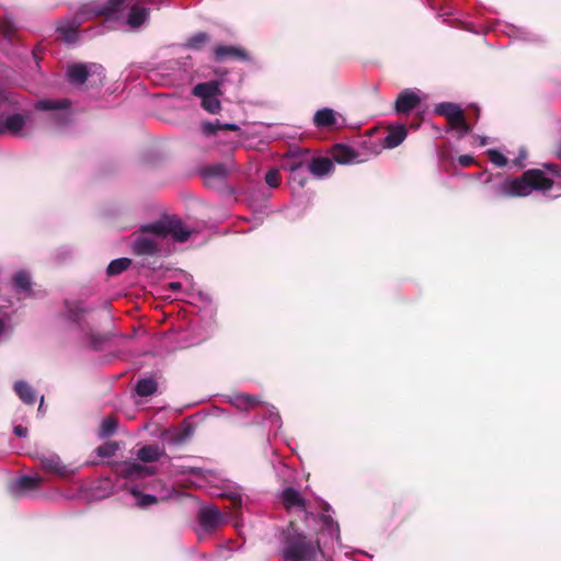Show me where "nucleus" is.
Returning <instances> with one entry per match:
<instances>
[{
  "label": "nucleus",
  "mask_w": 561,
  "mask_h": 561,
  "mask_svg": "<svg viewBox=\"0 0 561 561\" xmlns=\"http://www.w3.org/2000/svg\"><path fill=\"white\" fill-rule=\"evenodd\" d=\"M209 42V35L205 32H198L187 38L185 46L190 49L201 50Z\"/></svg>",
  "instance_id": "473e14b6"
},
{
  "label": "nucleus",
  "mask_w": 561,
  "mask_h": 561,
  "mask_svg": "<svg viewBox=\"0 0 561 561\" xmlns=\"http://www.w3.org/2000/svg\"><path fill=\"white\" fill-rule=\"evenodd\" d=\"M265 182L271 187H277L280 184V174L277 169H271L265 174Z\"/></svg>",
  "instance_id": "58836bf2"
},
{
  "label": "nucleus",
  "mask_w": 561,
  "mask_h": 561,
  "mask_svg": "<svg viewBox=\"0 0 561 561\" xmlns=\"http://www.w3.org/2000/svg\"><path fill=\"white\" fill-rule=\"evenodd\" d=\"M236 400L239 407H242L244 409H252L261 403L257 397L245 393L239 394Z\"/></svg>",
  "instance_id": "f704fd0d"
},
{
  "label": "nucleus",
  "mask_w": 561,
  "mask_h": 561,
  "mask_svg": "<svg viewBox=\"0 0 561 561\" xmlns=\"http://www.w3.org/2000/svg\"><path fill=\"white\" fill-rule=\"evenodd\" d=\"M15 28L16 26L11 20H5L3 25L0 27L1 32H3L5 36L12 33Z\"/></svg>",
  "instance_id": "79ce46f5"
},
{
  "label": "nucleus",
  "mask_w": 561,
  "mask_h": 561,
  "mask_svg": "<svg viewBox=\"0 0 561 561\" xmlns=\"http://www.w3.org/2000/svg\"><path fill=\"white\" fill-rule=\"evenodd\" d=\"M545 167L551 171L552 173H558V167L553 163H548V164H545Z\"/></svg>",
  "instance_id": "a18cd8bd"
},
{
  "label": "nucleus",
  "mask_w": 561,
  "mask_h": 561,
  "mask_svg": "<svg viewBox=\"0 0 561 561\" xmlns=\"http://www.w3.org/2000/svg\"><path fill=\"white\" fill-rule=\"evenodd\" d=\"M557 154H558V157L561 159V144L559 145V148H558Z\"/></svg>",
  "instance_id": "864d4df0"
},
{
  "label": "nucleus",
  "mask_w": 561,
  "mask_h": 561,
  "mask_svg": "<svg viewBox=\"0 0 561 561\" xmlns=\"http://www.w3.org/2000/svg\"><path fill=\"white\" fill-rule=\"evenodd\" d=\"M162 455H164V449L158 444L145 445L137 451V457L142 462L157 461Z\"/></svg>",
  "instance_id": "5701e85b"
},
{
  "label": "nucleus",
  "mask_w": 561,
  "mask_h": 561,
  "mask_svg": "<svg viewBox=\"0 0 561 561\" xmlns=\"http://www.w3.org/2000/svg\"><path fill=\"white\" fill-rule=\"evenodd\" d=\"M13 389L20 400L25 404H34L36 401V392L27 382L20 380L13 386Z\"/></svg>",
  "instance_id": "393cba45"
},
{
  "label": "nucleus",
  "mask_w": 561,
  "mask_h": 561,
  "mask_svg": "<svg viewBox=\"0 0 561 561\" xmlns=\"http://www.w3.org/2000/svg\"><path fill=\"white\" fill-rule=\"evenodd\" d=\"M128 1L129 0H108L100 13L104 15L114 14L118 12Z\"/></svg>",
  "instance_id": "c9c22d12"
},
{
  "label": "nucleus",
  "mask_w": 561,
  "mask_h": 561,
  "mask_svg": "<svg viewBox=\"0 0 561 561\" xmlns=\"http://www.w3.org/2000/svg\"><path fill=\"white\" fill-rule=\"evenodd\" d=\"M92 308L72 304V333H76V340L80 345L99 351L108 340V336L94 332L93 324L88 320Z\"/></svg>",
  "instance_id": "7ed1b4c3"
},
{
  "label": "nucleus",
  "mask_w": 561,
  "mask_h": 561,
  "mask_svg": "<svg viewBox=\"0 0 561 561\" xmlns=\"http://www.w3.org/2000/svg\"><path fill=\"white\" fill-rule=\"evenodd\" d=\"M280 500L286 510H291L294 507L306 510V500L294 488L289 486L284 489L280 495Z\"/></svg>",
  "instance_id": "6ab92c4d"
},
{
  "label": "nucleus",
  "mask_w": 561,
  "mask_h": 561,
  "mask_svg": "<svg viewBox=\"0 0 561 561\" xmlns=\"http://www.w3.org/2000/svg\"><path fill=\"white\" fill-rule=\"evenodd\" d=\"M134 243H133V252L136 255H156L160 252L161 247L159 242L153 237L145 236L146 232H141Z\"/></svg>",
  "instance_id": "2eb2a0df"
},
{
  "label": "nucleus",
  "mask_w": 561,
  "mask_h": 561,
  "mask_svg": "<svg viewBox=\"0 0 561 561\" xmlns=\"http://www.w3.org/2000/svg\"><path fill=\"white\" fill-rule=\"evenodd\" d=\"M13 433H14L18 437L24 438V437H26V436H27V434H28V430H27L25 426H23V425H20V424H19V425H15V426L13 427Z\"/></svg>",
  "instance_id": "c03bdc74"
},
{
  "label": "nucleus",
  "mask_w": 561,
  "mask_h": 561,
  "mask_svg": "<svg viewBox=\"0 0 561 561\" xmlns=\"http://www.w3.org/2000/svg\"><path fill=\"white\" fill-rule=\"evenodd\" d=\"M71 31H72V33L75 32V27L73 26L71 27Z\"/></svg>",
  "instance_id": "6e6d98bb"
},
{
  "label": "nucleus",
  "mask_w": 561,
  "mask_h": 561,
  "mask_svg": "<svg viewBox=\"0 0 561 561\" xmlns=\"http://www.w3.org/2000/svg\"><path fill=\"white\" fill-rule=\"evenodd\" d=\"M65 71H66V76H70V66H67Z\"/></svg>",
  "instance_id": "603ef678"
},
{
  "label": "nucleus",
  "mask_w": 561,
  "mask_h": 561,
  "mask_svg": "<svg viewBox=\"0 0 561 561\" xmlns=\"http://www.w3.org/2000/svg\"><path fill=\"white\" fill-rule=\"evenodd\" d=\"M472 107H474V110H476L474 115H477V117H478L479 113H480V108L478 106H474V105H472Z\"/></svg>",
  "instance_id": "8fccbe9b"
},
{
  "label": "nucleus",
  "mask_w": 561,
  "mask_h": 561,
  "mask_svg": "<svg viewBox=\"0 0 561 561\" xmlns=\"http://www.w3.org/2000/svg\"><path fill=\"white\" fill-rule=\"evenodd\" d=\"M313 123L319 128L332 127L336 124L335 113L331 108H322L316 112Z\"/></svg>",
  "instance_id": "a878e982"
},
{
  "label": "nucleus",
  "mask_w": 561,
  "mask_h": 561,
  "mask_svg": "<svg viewBox=\"0 0 561 561\" xmlns=\"http://www.w3.org/2000/svg\"><path fill=\"white\" fill-rule=\"evenodd\" d=\"M435 113L446 117L449 126L454 129H459L463 134H468L471 130L470 125L466 122L462 108L456 103H439L435 107Z\"/></svg>",
  "instance_id": "1a4fd4ad"
},
{
  "label": "nucleus",
  "mask_w": 561,
  "mask_h": 561,
  "mask_svg": "<svg viewBox=\"0 0 561 561\" xmlns=\"http://www.w3.org/2000/svg\"><path fill=\"white\" fill-rule=\"evenodd\" d=\"M139 231L151 233L160 238L171 236L176 242H185L192 234V230L178 217H165L154 222L144 225L140 227Z\"/></svg>",
  "instance_id": "20e7f679"
},
{
  "label": "nucleus",
  "mask_w": 561,
  "mask_h": 561,
  "mask_svg": "<svg viewBox=\"0 0 561 561\" xmlns=\"http://www.w3.org/2000/svg\"><path fill=\"white\" fill-rule=\"evenodd\" d=\"M233 502H234V505H238V506L241 505V500L240 499H236Z\"/></svg>",
  "instance_id": "5fc2aeb1"
},
{
  "label": "nucleus",
  "mask_w": 561,
  "mask_h": 561,
  "mask_svg": "<svg viewBox=\"0 0 561 561\" xmlns=\"http://www.w3.org/2000/svg\"><path fill=\"white\" fill-rule=\"evenodd\" d=\"M157 389H158V383L151 377L139 379L136 385V393L139 397H149V396L153 394L157 391Z\"/></svg>",
  "instance_id": "cd10ccee"
},
{
  "label": "nucleus",
  "mask_w": 561,
  "mask_h": 561,
  "mask_svg": "<svg viewBox=\"0 0 561 561\" xmlns=\"http://www.w3.org/2000/svg\"><path fill=\"white\" fill-rule=\"evenodd\" d=\"M213 59L216 62H224L228 59L248 61L250 56L248 51L240 46L217 45L213 49Z\"/></svg>",
  "instance_id": "f8f14e48"
},
{
  "label": "nucleus",
  "mask_w": 561,
  "mask_h": 561,
  "mask_svg": "<svg viewBox=\"0 0 561 561\" xmlns=\"http://www.w3.org/2000/svg\"><path fill=\"white\" fill-rule=\"evenodd\" d=\"M43 403H44V397L42 396L41 397V404L38 407V412L42 413L44 411V408H43Z\"/></svg>",
  "instance_id": "09e8293b"
},
{
  "label": "nucleus",
  "mask_w": 561,
  "mask_h": 561,
  "mask_svg": "<svg viewBox=\"0 0 561 561\" xmlns=\"http://www.w3.org/2000/svg\"><path fill=\"white\" fill-rule=\"evenodd\" d=\"M118 428V420L115 416L106 417L102 421L101 427L99 431V436L101 438H106L113 435Z\"/></svg>",
  "instance_id": "2f4dec72"
},
{
  "label": "nucleus",
  "mask_w": 561,
  "mask_h": 561,
  "mask_svg": "<svg viewBox=\"0 0 561 561\" xmlns=\"http://www.w3.org/2000/svg\"><path fill=\"white\" fill-rule=\"evenodd\" d=\"M408 136V129L404 125H390L387 136L383 138V147L392 149L404 141Z\"/></svg>",
  "instance_id": "f3484780"
},
{
  "label": "nucleus",
  "mask_w": 561,
  "mask_h": 561,
  "mask_svg": "<svg viewBox=\"0 0 561 561\" xmlns=\"http://www.w3.org/2000/svg\"><path fill=\"white\" fill-rule=\"evenodd\" d=\"M12 288L16 295L23 298H38L43 296L42 290L33 289L31 274L27 271H19L12 277Z\"/></svg>",
  "instance_id": "9b49d317"
},
{
  "label": "nucleus",
  "mask_w": 561,
  "mask_h": 561,
  "mask_svg": "<svg viewBox=\"0 0 561 561\" xmlns=\"http://www.w3.org/2000/svg\"><path fill=\"white\" fill-rule=\"evenodd\" d=\"M304 167L305 163L297 159H293L291 161L287 162V169L290 172V181L297 182L300 187H304L307 182V178L300 174V170Z\"/></svg>",
  "instance_id": "bb28decb"
},
{
  "label": "nucleus",
  "mask_w": 561,
  "mask_h": 561,
  "mask_svg": "<svg viewBox=\"0 0 561 561\" xmlns=\"http://www.w3.org/2000/svg\"><path fill=\"white\" fill-rule=\"evenodd\" d=\"M130 265L131 260L128 257L116 259L108 264L106 273L108 276H116L128 270Z\"/></svg>",
  "instance_id": "7c9ffc66"
},
{
  "label": "nucleus",
  "mask_w": 561,
  "mask_h": 561,
  "mask_svg": "<svg viewBox=\"0 0 561 561\" xmlns=\"http://www.w3.org/2000/svg\"><path fill=\"white\" fill-rule=\"evenodd\" d=\"M35 107L42 111H50V121L61 127L70 121V102L65 100H39Z\"/></svg>",
  "instance_id": "6e6552de"
},
{
  "label": "nucleus",
  "mask_w": 561,
  "mask_h": 561,
  "mask_svg": "<svg viewBox=\"0 0 561 561\" xmlns=\"http://www.w3.org/2000/svg\"><path fill=\"white\" fill-rule=\"evenodd\" d=\"M192 93L202 99V107L210 114H217L221 110L218 96L221 95L218 81H208L196 84Z\"/></svg>",
  "instance_id": "0eeeda50"
},
{
  "label": "nucleus",
  "mask_w": 561,
  "mask_h": 561,
  "mask_svg": "<svg viewBox=\"0 0 561 561\" xmlns=\"http://www.w3.org/2000/svg\"><path fill=\"white\" fill-rule=\"evenodd\" d=\"M58 33L66 44H70V25H62L58 28Z\"/></svg>",
  "instance_id": "a19ab883"
},
{
  "label": "nucleus",
  "mask_w": 561,
  "mask_h": 561,
  "mask_svg": "<svg viewBox=\"0 0 561 561\" xmlns=\"http://www.w3.org/2000/svg\"><path fill=\"white\" fill-rule=\"evenodd\" d=\"M472 107H474V110H476L474 115H477V117H478L479 113H480V108L478 106H474V105H472Z\"/></svg>",
  "instance_id": "3c124183"
},
{
  "label": "nucleus",
  "mask_w": 561,
  "mask_h": 561,
  "mask_svg": "<svg viewBox=\"0 0 561 561\" xmlns=\"http://www.w3.org/2000/svg\"><path fill=\"white\" fill-rule=\"evenodd\" d=\"M421 104V98L410 89L400 92L394 102L397 114H409Z\"/></svg>",
  "instance_id": "4468645a"
},
{
  "label": "nucleus",
  "mask_w": 561,
  "mask_h": 561,
  "mask_svg": "<svg viewBox=\"0 0 561 561\" xmlns=\"http://www.w3.org/2000/svg\"><path fill=\"white\" fill-rule=\"evenodd\" d=\"M197 519L204 530L211 531L222 523V515L217 507L206 506L198 511Z\"/></svg>",
  "instance_id": "ddd939ff"
},
{
  "label": "nucleus",
  "mask_w": 561,
  "mask_h": 561,
  "mask_svg": "<svg viewBox=\"0 0 561 561\" xmlns=\"http://www.w3.org/2000/svg\"><path fill=\"white\" fill-rule=\"evenodd\" d=\"M201 128L206 136L217 135L218 131H236L240 134L241 130L237 124H221L218 119L215 122H204Z\"/></svg>",
  "instance_id": "412c9836"
},
{
  "label": "nucleus",
  "mask_w": 561,
  "mask_h": 561,
  "mask_svg": "<svg viewBox=\"0 0 561 561\" xmlns=\"http://www.w3.org/2000/svg\"><path fill=\"white\" fill-rule=\"evenodd\" d=\"M105 69L96 62H72V96L94 94L105 84Z\"/></svg>",
  "instance_id": "f03ea898"
},
{
  "label": "nucleus",
  "mask_w": 561,
  "mask_h": 561,
  "mask_svg": "<svg viewBox=\"0 0 561 561\" xmlns=\"http://www.w3.org/2000/svg\"><path fill=\"white\" fill-rule=\"evenodd\" d=\"M322 519H323V523H324L325 525H329V524H332V523H333V519H332V517H331V516H323V517H322Z\"/></svg>",
  "instance_id": "de8ad7c7"
},
{
  "label": "nucleus",
  "mask_w": 561,
  "mask_h": 561,
  "mask_svg": "<svg viewBox=\"0 0 561 561\" xmlns=\"http://www.w3.org/2000/svg\"><path fill=\"white\" fill-rule=\"evenodd\" d=\"M194 434V428L191 425H186L185 427L178 431L172 440L175 444H184L188 438H191Z\"/></svg>",
  "instance_id": "e433bc0d"
},
{
  "label": "nucleus",
  "mask_w": 561,
  "mask_h": 561,
  "mask_svg": "<svg viewBox=\"0 0 561 561\" xmlns=\"http://www.w3.org/2000/svg\"><path fill=\"white\" fill-rule=\"evenodd\" d=\"M553 186V181L539 169L525 171L520 176L507 178L496 187L502 197H525L533 191H546Z\"/></svg>",
  "instance_id": "f257e3e1"
},
{
  "label": "nucleus",
  "mask_w": 561,
  "mask_h": 561,
  "mask_svg": "<svg viewBox=\"0 0 561 561\" xmlns=\"http://www.w3.org/2000/svg\"><path fill=\"white\" fill-rule=\"evenodd\" d=\"M153 473H154L153 469H150V468L139 465L137 462L122 463L121 474L125 478L145 477V476H151Z\"/></svg>",
  "instance_id": "4be33fe9"
},
{
  "label": "nucleus",
  "mask_w": 561,
  "mask_h": 561,
  "mask_svg": "<svg viewBox=\"0 0 561 561\" xmlns=\"http://www.w3.org/2000/svg\"><path fill=\"white\" fill-rule=\"evenodd\" d=\"M169 287L172 289V290H178L181 288V283H170Z\"/></svg>",
  "instance_id": "49530a36"
},
{
  "label": "nucleus",
  "mask_w": 561,
  "mask_h": 561,
  "mask_svg": "<svg viewBox=\"0 0 561 561\" xmlns=\"http://www.w3.org/2000/svg\"><path fill=\"white\" fill-rule=\"evenodd\" d=\"M333 158L337 163H347L356 158V153L345 145H335Z\"/></svg>",
  "instance_id": "c85d7f7f"
},
{
  "label": "nucleus",
  "mask_w": 561,
  "mask_h": 561,
  "mask_svg": "<svg viewBox=\"0 0 561 561\" xmlns=\"http://www.w3.org/2000/svg\"><path fill=\"white\" fill-rule=\"evenodd\" d=\"M488 157L489 160L497 167H505L507 164V158L496 149L488 150Z\"/></svg>",
  "instance_id": "4c0bfd02"
},
{
  "label": "nucleus",
  "mask_w": 561,
  "mask_h": 561,
  "mask_svg": "<svg viewBox=\"0 0 561 561\" xmlns=\"http://www.w3.org/2000/svg\"><path fill=\"white\" fill-rule=\"evenodd\" d=\"M333 162L325 157L313 158L306 164L307 170L316 176L329 174L333 170Z\"/></svg>",
  "instance_id": "aec40b11"
},
{
  "label": "nucleus",
  "mask_w": 561,
  "mask_h": 561,
  "mask_svg": "<svg viewBox=\"0 0 561 561\" xmlns=\"http://www.w3.org/2000/svg\"><path fill=\"white\" fill-rule=\"evenodd\" d=\"M5 101V93L0 89V136L4 134L20 135L25 126V118L21 114L4 115Z\"/></svg>",
  "instance_id": "9d476101"
},
{
  "label": "nucleus",
  "mask_w": 561,
  "mask_h": 561,
  "mask_svg": "<svg viewBox=\"0 0 561 561\" xmlns=\"http://www.w3.org/2000/svg\"><path fill=\"white\" fill-rule=\"evenodd\" d=\"M31 456L45 472L57 479H66L70 473L68 465L53 450H35Z\"/></svg>",
  "instance_id": "423d86ee"
},
{
  "label": "nucleus",
  "mask_w": 561,
  "mask_h": 561,
  "mask_svg": "<svg viewBox=\"0 0 561 561\" xmlns=\"http://www.w3.org/2000/svg\"><path fill=\"white\" fill-rule=\"evenodd\" d=\"M150 16V9L145 5V1L134 3L128 12L126 23L133 28L141 27Z\"/></svg>",
  "instance_id": "dca6fc26"
},
{
  "label": "nucleus",
  "mask_w": 561,
  "mask_h": 561,
  "mask_svg": "<svg viewBox=\"0 0 561 561\" xmlns=\"http://www.w3.org/2000/svg\"><path fill=\"white\" fill-rule=\"evenodd\" d=\"M11 331V316L3 306H0V343L9 337Z\"/></svg>",
  "instance_id": "c756f323"
},
{
  "label": "nucleus",
  "mask_w": 561,
  "mask_h": 561,
  "mask_svg": "<svg viewBox=\"0 0 561 561\" xmlns=\"http://www.w3.org/2000/svg\"><path fill=\"white\" fill-rule=\"evenodd\" d=\"M156 503H158V499H157V496L151 495V494H142L139 500L140 506H148V505L156 504Z\"/></svg>",
  "instance_id": "ea45409f"
},
{
  "label": "nucleus",
  "mask_w": 561,
  "mask_h": 561,
  "mask_svg": "<svg viewBox=\"0 0 561 561\" xmlns=\"http://www.w3.org/2000/svg\"><path fill=\"white\" fill-rule=\"evenodd\" d=\"M230 172L231 168L226 163H215L202 169V175L208 184L214 180L224 181Z\"/></svg>",
  "instance_id": "a211bd4d"
},
{
  "label": "nucleus",
  "mask_w": 561,
  "mask_h": 561,
  "mask_svg": "<svg viewBox=\"0 0 561 561\" xmlns=\"http://www.w3.org/2000/svg\"><path fill=\"white\" fill-rule=\"evenodd\" d=\"M318 542L308 540L302 534H295L286 539L284 556L290 561H308L316 558Z\"/></svg>",
  "instance_id": "39448f33"
},
{
  "label": "nucleus",
  "mask_w": 561,
  "mask_h": 561,
  "mask_svg": "<svg viewBox=\"0 0 561 561\" xmlns=\"http://www.w3.org/2000/svg\"><path fill=\"white\" fill-rule=\"evenodd\" d=\"M458 162L461 167L467 168L474 163V158L470 154H462L458 158Z\"/></svg>",
  "instance_id": "37998d69"
},
{
  "label": "nucleus",
  "mask_w": 561,
  "mask_h": 561,
  "mask_svg": "<svg viewBox=\"0 0 561 561\" xmlns=\"http://www.w3.org/2000/svg\"><path fill=\"white\" fill-rule=\"evenodd\" d=\"M44 482V478L39 474L34 476H21L13 482V486L21 491L26 490H36L38 489Z\"/></svg>",
  "instance_id": "b1692460"
},
{
  "label": "nucleus",
  "mask_w": 561,
  "mask_h": 561,
  "mask_svg": "<svg viewBox=\"0 0 561 561\" xmlns=\"http://www.w3.org/2000/svg\"><path fill=\"white\" fill-rule=\"evenodd\" d=\"M121 444L115 440L105 442L103 445L96 448V454L101 458L112 457L119 449Z\"/></svg>",
  "instance_id": "72a5a7b5"
}]
</instances>
